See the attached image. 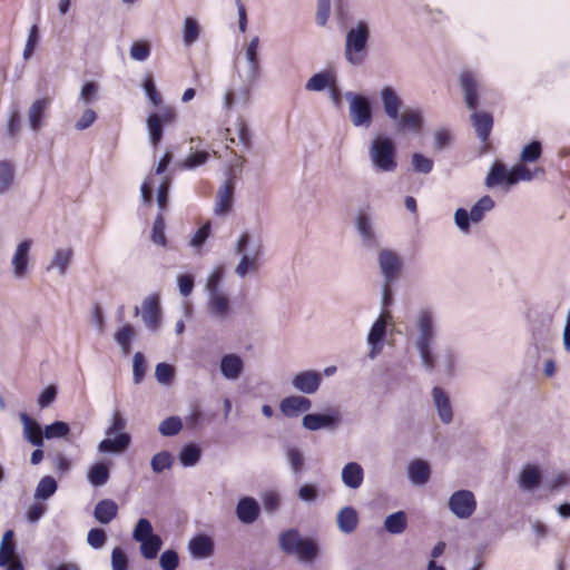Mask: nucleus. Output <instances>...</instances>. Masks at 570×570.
Here are the masks:
<instances>
[{
	"instance_id": "1",
	"label": "nucleus",
	"mask_w": 570,
	"mask_h": 570,
	"mask_svg": "<svg viewBox=\"0 0 570 570\" xmlns=\"http://www.w3.org/2000/svg\"><path fill=\"white\" fill-rule=\"evenodd\" d=\"M142 88L153 106L160 107L159 111L151 112L147 118L150 142L157 147L163 139L164 127L176 122L177 111L173 106H161L163 97L156 88L153 75L149 73L145 77Z\"/></svg>"
},
{
	"instance_id": "2",
	"label": "nucleus",
	"mask_w": 570,
	"mask_h": 570,
	"mask_svg": "<svg viewBox=\"0 0 570 570\" xmlns=\"http://www.w3.org/2000/svg\"><path fill=\"white\" fill-rule=\"evenodd\" d=\"M460 86L463 91L466 107L472 110L471 121L482 142L487 144L493 128V117L490 112L476 111L479 106V83L473 72L464 71L460 75Z\"/></svg>"
},
{
	"instance_id": "3",
	"label": "nucleus",
	"mask_w": 570,
	"mask_h": 570,
	"mask_svg": "<svg viewBox=\"0 0 570 570\" xmlns=\"http://www.w3.org/2000/svg\"><path fill=\"white\" fill-rule=\"evenodd\" d=\"M414 326L416 336L415 348L419 352L422 366L432 372L435 368L436 358L433 353V344L436 336L435 315L431 308H421L415 317Z\"/></svg>"
},
{
	"instance_id": "4",
	"label": "nucleus",
	"mask_w": 570,
	"mask_h": 570,
	"mask_svg": "<svg viewBox=\"0 0 570 570\" xmlns=\"http://www.w3.org/2000/svg\"><path fill=\"white\" fill-rule=\"evenodd\" d=\"M381 100L386 116L395 122L397 132L419 134L423 127L422 112L419 109L407 108L400 114L402 99L392 87H384Z\"/></svg>"
},
{
	"instance_id": "5",
	"label": "nucleus",
	"mask_w": 570,
	"mask_h": 570,
	"mask_svg": "<svg viewBox=\"0 0 570 570\" xmlns=\"http://www.w3.org/2000/svg\"><path fill=\"white\" fill-rule=\"evenodd\" d=\"M281 550L286 554H295L299 561L312 563L320 553L318 543L312 538H304L296 529H288L279 534Z\"/></svg>"
},
{
	"instance_id": "6",
	"label": "nucleus",
	"mask_w": 570,
	"mask_h": 570,
	"mask_svg": "<svg viewBox=\"0 0 570 570\" xmlns=\"http://www.w3.org/2000/svg\"><path fill=\"white\" fill-rule=\"evenodd\" d=\"M370 32L366 23L358 22L346 35L345 58L352 65H361L367 55Z\"/></svg>"
},
{
	"instance_id": "7",
	"label": "nucleus",
	"mask_w": 570,
	"mask_h": 570,
	"mask_svg": "<svg viewBox=\"0 0 570 570\" xmlns=\"http://www.w3.org/2000/svg\"><path fill=\"white\" fill-rule=\"evenodd\" d=\"M370 156L373 165L382 171L395 170L397 164L395 160L394 142L386 137H377L372 141Z\"/></svg>"
},
{
	"instance_id": "8",
	"label": "nucleus",
	"mask_w": 570,
	"mask_h": 570,
	"mask_svg": "<svg viewBox=\"0 0 570 570\" xmlns=\"http://www.w3.org/2000/svg\"><path fill=\"white\" fill-rule=\"evenodd\" d=\"M342 423V414L338 409L328 407L321 413H307L303 416L302 425L308 431H333Z\"/></svg>"
},
{
	"instance_id": "9",
	"label": "nucleus",
	"mask_w": 570,
	"mask_h": 570,
	"mask_svg": "<svg viewBox=\"0 0 570 570\" xmlns=\"http://www.w3.org/2000/svg\"><path fill=\"white\" fill-rule=\"evenodd\" d=\"M494 207L493 199L485 195L481 197L474 206L471 208V212L468 213L464 208H459L455 212L454 219L458 227L463 230L468 232L470 228V223H479L482 220L484 214L489 210H491Z\"/></svg>"
},
{
	"instance_id": "10",
	"label": "nucleus",
	"mask_w": 570,
	"mask_h": 570,
	"mask_svg": "<svg viewBox=\"0 0 570 570\" xmlns=\"http://www.w3.org/2000/svg\"><path fill=\"white\" fill-rule=\"evenodd\" d=\"M448 505L456 518L468 519L474 513L476 501L471 491L459 490L450 497Z\"/></svg>"
},
{
	"instance_id": "11",
	"label": "nucleus",
	"mask_w": 570,
	"mask_h": 570,
	"mask_svg": "<svg viewBox=\"0 0 570 570\" xmlns=\"http://www.w3.org/2000/svg\"><path fill=\"white\" fill-rule=\"evenodd\" d=\"M379 265L385 283H393L402 267L403 261L396 252H380Z\"/></svg>"
},
{
	"instance_id": "12",
	"label": "nucleus",
	"mask_w": 570,
	"mask_h": 570,
	"mask_svg": "<svg viewBox=\"0 0 570 570\" xmlns=\"http://www.w3.org/2000/svg\"><path fill=\"white\" fill-rule=\"evenodd\" d=\"M321 383L322 374L315 370L298 372L292 379L293 387L307 395L316 393Z\"/></svg>"
},
{
	"instance_id": "13",
	"label": "nucleus",
	"mask_w": 570,
	"mask_h": 570,
	"mask_svg": "<svg viewBox=\"0 0 570 570\" xmlns=\"http://www.w3.org/2000/svg\"><path fill=\"white\" fill-rule=\"evenodd\" d=\"M161 321V309L157 295L148 296L142 302V322L150 331L159 327Z\"/></svg>"
},
{
	"instance_id": "14",
	"label": "nucleus",
	"mask_w": 570,
	"mask_h": 570,
	"mask_svg": "<svg viewBox=\"0 0 570 570\" xmlns=\"http://www.w3.org/2000/svg\"><path fill=\"white\" fill-rule=\"evenodd\" d=\"M219 371L225 380L236 381L244 371V361L238 354H225L220 357Z\"/></svg>"
},
{
	"instance_id": "15",
	"label": "nucleus",
	"mask_w": 570,
	"mask_h": 570,
	"mask_svg": "<svg viewBox=\"0 0 570 570\" xmlns=\"http://www.w3.org/2000/svg\"><path fill=\"white\" fill-rule=\"evenodd\" d=\"M312 407V401L302 395H291L284 397L279 403V410L286 417H296Z\"/></svg>"
},
{
	"instance_id": "16",
	"label": "nucleus",
	"mask_w": 570,
	"mask_h": 570,
	"mask_svg": "<svg viewBox=\"0 0 570 570\" xmlns=\"http://www.w3.org/2000/svg\"><path fill=\"white\" fill-rule=\"evenodd\" d=\"M351 119L355 126H368L372 121L370 102L363 96L356 95L351 101Z\"/></svg>"
},
{
	"instance_id": "17",
	"label": "nucleus",
	"mask_w": 570,
	"mask_h": 570,
	"mask_svg": "<svg viewBox=\"0 0 570 570\" xmlns=\"http://www.w3.org/2000/svg\"><path fill=\"white\" fill-rule=\"evenodd\" d=\"M19 416L23 426V438L33 446L41 448L45 441V433L40 423L24 412H21Z\"/></svg>"
},
{
	"instance_id": "18",
	"label": "nucleus",
	"mask_w": 570,
	"mask_h": 570,
	"mask_svg": "<svg viewBox=\"0 0 570 570\" xmlns=\"http://www.w3.org/2000/svg\"><path fill=\"white\" fill-rule=\"evenodd\" d=\"M386 335V323L383 317H379L372 325L367 334V343L371 346L368 357L374 360L383 350V342Z\"/></svg>"
},
{
	"instance_id": "19",
	"label": "nucleus",
	"mask_w": 570,
	"mask_h": 570,
	"mask_svg": "<svg viewBox=\"0 0 570 570\" xmlns=\"http://www.w3.org/2000/svg\"><path fill=\"white\" fill-rule=\"evenodd\" d=\"M259 515V505L250 497L240 498L236 505V517L244 524L254 523Z\"/></svg>"
},
{
	"instance_id": "20",
	"label": "nucleus",
	"mask_w": 570,
	"mask_h": 570,
	"mask_svg": "<svg viewBox=\"0 0 570 570\" xmlns=\"http://www.w3.org/2000/svg\"><path fill=\"white\" fill-rule=\"evenodd\" d=\"M188 549L194 558L206 559L214 553V540L207 534H197L190 539Z\"/></svg>"
},
{
	"instance_id": "21",
	"label": "nucleus",
	"mask_w": 570,
	"mask_h": 570,
	"mask_svg": "<svg viewBox=\"0 0 570 570\" xmlns=\"http://www.w3.org/2000/svg\"><path fill=\"white\" fill-rule=\"evenodd\" d=\"M131 443V436L129 433L114 434V438L107 436L100 441L98 451L101 453H124Z\"/></svg>"
},
{
	"instance_id": "22",
	"label": "nucleus",
	"mask_w": 570,
	"mask_h": 570,
	"mask_svg": "<svg viewBox=\"0 0 570 570\" xmlns=\"http://www.w3.org/2000/svg\"><path fill=\"white\" fill-rule=\"evenodd\" d=\"M335 82V75L332 71H323L312 76L307 81L305 88L311 91H322L325 88H331L334 98L338 100L340 95L336 89Z\"/></svg>"
},
{
	"instance_id": "23",
	"label": "nucleus",
	"mask_w": 570,
	"mask_h": 570,
	"mask_svg": "<svg viewBox=\"0 0 570 570\" xmlns=\"http://www.w3.org/2000/svg\"><path fill=\"white\" fill-rule=\"evenodd\" d=\"M432 395L441 422L444 424L451 423L453 411L449 395L439 386L433 387Z\"/></svg>"
},
{
	"instance_id": "24",
	"label": "nucleus",
	"mask_w": 570,
	"mask_h": 570,
	"mask_svg": "<svg viewBox=\"0 0 570 570\" xmlns=\"http://www.w3.org/2000/svg\"><path fill=\"white\" fill-rule=\"evenodd\" d=\"M343 484L352 490L358 489L364 480V470L357 462L346 463L341 472Z\"/></svg>"
},
{
	"instance_id": "25",
	"label": "nucleus",
	"mask_w": 570,
	"mask_h": 570,
	"mask_svg": "<svg viewBox=\"0 0 570 570\" xmlns=\"http://www.w3.org/2000/svg\"><path fill=\"white\" fill-rule=\"evenodd\" d=\"M407 475L410 481L415 485L426 484L431 476V469L429 463L422 459L413 460L409 464Z\"/></svg>"
},
{
	"instance_id": "26",
	"label": "nucleus",
	"mask_w": 570,
	"mask_h": 570,
	"mask_svg": "<svg viewBox=\"0 0 570 570\" xmlns=\"http://www.w3.org/2000/svg\"><path fill=\"white\" fill-rule=\"evenodd\" d=\"M230 311L229 299L223 293L208 294V312L218 320L227 317Z\"/></svg>"
},
{
	"instance_id": "27",
	"label": "nucleus",
	"mask_w": 570,
	"mask_h": 570,
	"mask_svg": "<svg viewBox=\"0 0 570 570\" xmlns=\"http://www.w3.org/2000/svg\"><path fill=\"white\" fill-rule=\"evenodd\" d=\"M336 522L341 532L350 534L358 525V513L353 507H344L338 511Z\"/></svg>"
},
{
	"instance_id": "28",
	"label": "nucleus",
	"mask_w": 570,
	"mask_h": 570,
	"mask_svg": "<svg viewBox=\"0 0 570 570\" xmlns=\"http://www.w3.org/2000/svg\"><path fill=\"white\" fill-rule=\"evenodd\" d=\"M118 514V505L111 499L100 500L94 510L95 519L101 524L110 523Z\"/></svg>"
},
{
	"instance_id": "29",
	"label": "nucleus",
	"mask_w": 570,
	"mask_h": 570,
	"mask_svg": "<svg viewBox=\"0 0 570 570\" xmlns=\"http://www.w3.org/2000/svg\"><path fill=\"white\" fill-rule=\"evenodd\" d=\"M234 189L235 187L232 179L227 180L219 189L215 207L216 214L225 215L230 212L233 207Z\"/></svg>"
},
{
	"instance_id": "30",
	"label": "nucleus",
	"mask_w": 570,
	"mask_h": 570,
	"mask_svg": "<svg viewBox=\"0 0 570 570\" xmlns=\"http://www.w3.org/2000/svg\"><path fill=\"white\" fill-rule=\"evenodd\" d=\"M541 483V472L537 465L527 464L520 475L519 485L525 491H533Z\"/></svg>"
},
{
	"instance_id": "31",
	"label": "nucleus",
	"mask_w": 570,
	"mask_h": 570,
	"mask_svg": "<svg viewBox=\"0 0 570 570\" xmlns=\"http://www.w3.org/2000/svg\"><path fill=\"white\" fill-rule=\"evenodd\" d=\"M50 98L37 99L29 109V122L32 130L37 131L41 128L42 119L50 106Z\"/></svg>"
},
{
	"instance_id": "32",
	"label": "nucleus",
	"mask_w": 570,
	"mask_h": 570,
	"mask_svg": "<svg viewBox=\"0 0 570 570\" xmlns=\"http://www.w3.org/2000/svg\"><path fill=\"white\" fill-rule=\"evenodd\" d=\"M543 174H544L543 168H535L534 170H531L530 168H528L525 166L524 163L517 164L509 171V175H510L509 185H514V184L519 183L520 180L529 181V180L533 179L534 177H537L539 175H543Z\"/></svg>"
},
{
	"instance_id": "33",
	"label": "nucleus",
	"mask_w": 570,
	"mask_h": 570,
	"mask_svg": "<svg viewBox=\"0 0 570 570\" xmlns=\"http://www.w3.org/2000/svg\"><path fill=\"white\" fill-rule=\"evenodd\" d=\"M261 267L259 252H245L238 263L235 273L239 277H245L249 273H255Z\"/></svg>"
},
{
	"instance_id": "34",
	"label": "nucleus",
	"mask_w": 570,
	"mask_h": 570,
	"mask_svg": "<svg viewBox=\"0 0 570 570\" xmlns=\"http://www.w3.org/2000/svg\"><path fill=\"white\" fill-rule=\"evenodd\" d=\"M202 458V449L198 444L190 442L185 444L178 454V460L184 468L195 466Z\"/></svg>"
},
{
	"instance_id": "35",
	"label": "nucleus",
	"mask_w": 570,
	"mask_h": 570,
	"mask_svg": "<svg viewBox=\"0 0 570 570\" xmlns=\"http://www.w3.org/2000/svg\"><path fill=\"white\" fill-rule=\"evenodd\" d=\"M407 528V517L404 511L389 514L384 521V529L391 534H401Z\"/></svg>"
},
{
	"instance_id": "36",
	"label": "nucleus",
	"mask_w": 570,
	"mask_h": 570,
	"mask_svg": "<svg viewBox=\"0 0 570 570\" xmlns=\"http://www.w3.org/2000/svg\"><path fill=\"white\" fill-rule=\"evenodd\" d=\"M109 476V468L101 462L91 465L87 473L89 483L95 488L105 485L108 482Z\"/></svg>"
},
{
	"instance_id": "37",
	"label": "nucleus",
	"mask_w": 570,
	"mask_h": 570,
	"mask_svg": "<svg viewBox=\"0 0 570 570\" xmlns=\"http://www.w3.org/2000/svg\"><path fill=\"white\" fill-rule=\"evenodd\" d=\"M140 543L141 556L147 560H154L163 548L164 541L159 534L153 535Z\"/></svg>"
},
{
	"instance_id": "38",
	"label": "nucleus",
	"mask_w": 570,
	"mask_h": 570,
	"mask_svg": "<svg viewBox=\"0 0 570 570\" xmlns=\"http://www.w3.org/2000/svg\"><path fill=\"white\" fill-rule=\"evenodd\" d=\"M58 489V483L51 475L43 476L35 491V498L37 500H48L51 498Z\"/></svg>"
},
{
	"instance_id": "39",
	"label": "nucleus",
	"mask_w": 570,
	"mask_h": 570,
	"mask_svg": "<svg viewBox=\"0 0 570 570\" xmlns=\"http://www.w3.org/2000/svg\"><path fill=\"white\" fill-rule=\"evenodd\" d=\"M135 336V328L126 324L115 333V341L120 346L122 353L127 355L131 350V341Z\"/></svg>"
},
{
	"instance_id": "40",
	"label": "nucleus",
	"mask_w": 570,
	"mask_h": 570,
	"mask_svg": "<svg viewBox=\"0 0 570 570\" xmlns=\"http://www.w3.org/2000/svg\"><path fill=\"white\" fill-rule=\"evenodd\" d=\"M509 171L505 167V165L501 164V163H495L490 173L488 174V177H487V185L488 186H495V185H501V184H507L509 185V179H510V175H509Z\"/></svg>"
},
{
	"instance_id": "41",
	"label": "nucleus",
	"mask_w": 570,
	"mask_h": 570,
	"mask_svg": "<svg viewBox=\"0 0 570 570\" xmlns=\"http://www.w3.org/2000/svg\"><path fill=\"white\" fill-rule=\"evenodd\" d=\"M173 464L174 456L169 451L166 450L156 453L150 460V466L155 473H161L165 470L170 469Z\"/></svg>"
},
{
	"instance_id": "42",
	"label": "nucleus",
	"mask_w": 570,
	"mask_h": 570,
	"mask_svg": "<svg viewBox=\"0 0 570 570\" xmlns=\"http://www.w3.org/2000/svg\"><path fill=\"white\" fill-rule=\"evenodd\" d=\"M183 430V421L179 416L173 415L160 422L158 432L163 436H175Z\"/></svg>"
},
{
	"instance_id": "43",
	"label": "nucleus",
	"mask_w": 570,
	"mask_h": 570,
	"mask_svg": "<svg viewBox=\"0 0 570 570\" xmlns=\"http://www.w3.org/2000/svg\"><path fill=\"white\" fill-rule=\"evenodd\" d=\"M156 534L151 522L147 518H140L132 530V539L138 543Z\"/></svg>"
},
{
	"instance_id": "44",
	"label": "nucleus",
	"mask_w": 570,
	"mask_h": 570,
	"mask_svg": "<svg viewBox=\"0 0 570 570\" xmlns=\"http://www.w3.org/2000/svg\"><path fill=\"white\" fill-rule=\"evenodd\" d=\"M286 459L294 474L299 475L304 468V456L296 446H286Z\"/></svg>"
},
{
	"instance_id": "45",
	"label": "nucleus",
	"mask_w": 570,
	"mask_h": 570,
	"mask_svg": "<svg viewBox=\"0 0 570 570\" xmlns=\"http://www.w3.org/2000/svg\"><path fill=\"white\" fill-rule=\"evenodd\" d=\"M70 426L63 421H55L43 429L45 439L51 440L55 438H65L69 434Z\"/></svg>"
},
{
	"instance_id": "46",
	"label": "nucleus",
	"mask_w": 570,
	"mask_h": 570,
	"mask_svg": "<svg viewBox=\"0 0 570 570\" xmlns=\"http://www.w3.org/2000/svg\"><path fill=\"white\" fill-rule=\"evenodd\" d=\"M542 155V145L538 140L528 144L521 151V163L528 164L538 160Z\"/></svg>"
},
{
	"instance_id": "47",
	"label": "nucleus",
	"mask_w": 570,
	"mask_h": 570,
	"mask_svg": "<svg viewBox=\"0 0 570 570\" xmlns=\"http://www.w3.org/2000/svg\"><path fill=\"white\" fill-rule=\"evenodd\" d=\"M199 24L194 18H186L184 23V42L187 46L194 43L199 37Z\"/></svg>"
},
{
	"instance_id": "48",
	"label": "nucleus",
	"mask_w": 570,
	"mask_h": 570,
	"mask_svg": "<svg viewBox=\"0 0 570 570\" xmlns=\"http://www.w3.org/2000/svg\"><path fill=\"white\" fill-rule=\"evenodd\" d=\"M151 240L156 246H166L165 219L163 214H158L154 222Z\"/></svg>"
},
{
	"instance_id": "49",
	"label": "nucleus",
	"mask_w": 570,
	"mask_h": 570,
	"mask_svg": "<svg viewBox=\"0 0 570 570\" xmlns=\"http://www.w3.org/2000/svg\"><path fill=\"white\" fill-rule=\"evenodd\" d=\"M161 570H176L179 566V556L176 550H165L159 557Z\"/></svg>"
},
{
	"instance_id": "50",
	"label": "nucleus",
	"mask_w": 570,
	"mask_h": 570,
	"mask_svg": "<svg viewBox=\"0 0 570 570\" xmlns=\"http://www.w3.org/2000/svg\"><path fill=\"white\" fill-rule=\"evenodd\" d=\"M28 253L29 252H14L12 257V266L16 277L20 278L26 275L29 262Z\"/></svg>"
},
{
	"instance_id": "51",
	"label": "nucleus",
	"mask_w": 570,
	"mask_h": 570,
	"mask_svg": "<svg viewBox=\"0 0 570 570\" xmlns=\"http://www.w3.org/2000/svg\"><path fill=\"white\" fill-rule=\"evenodd\" d=\"M146 373L145 356L137 352L132 358V380L135 384L141 383Z\"/></svg>"
},
{
	"instance_id": "52",
	"label": "nucleus",
	"mask_w": 570,
	"mask_h": 570,
	"mask_svg": "<svg viewBox=\"0 0 570 570\" xmlns=\"http://www.w3.org/2000/svg\"><path fill=\"white\" fill-rule=\"evenodd\" d=\"M40 36H39V28L37 24H33L30 30L27 38V42L23 49V59L28 60L32 57L35 49L39 42Z\"/></svg>"
},
{
	"instance_id": "53",
	"label": "nucleus",
	"mask_w": 570,
	"mask_h": 570,
	"mask_svg": "<svg viewBox=\"0 0 570 570\" xmlns=\"http://www.w3.org/2000/svg\"><path fill=\"white\" fill-rule=\"evenodd\" d=\"M72 252H56L51 264L48 269L57 268L60 275H63L68 265L71 262Z\"/></svg>"
},
{
	"instance_id": "54",
	"label": "nucleus",
	"mask_w": 570,
	"mask_h": 570,
	"mask_svg": "<svg viewBox=\"0 0 570 570\" xmlns=\"http://www.w3.org/2000/svg\"><path fill=\"white\" fill-rule=\"evenodd\" d=\"M107 541V534L106 531L101 528H92L89 530L87 534V542L88 544L98 550L101 549Z\"/></svg>"
},
{
	"instance_id": "55",
	"label": "nucleus",
	"mask_w": 570,
	"mask_h": 570,
	"mask_svg": "<svg viewBox=\"0 0 570 570\" xmlns=\"http://www.w3.org/2000/svg\"><path fill=\"white\" fill-rule=\"evenodd\" d=\"M150 55V46L145 40L135 41L130 47V57L134 60L144 61Z\"/></svg>"
},
{
	"instance_id": "56",
	"label": "nucleus",
	"mask_w": 570,
	"mask_h": 570,
	"mask_svg": "<svg viewBox=\"0 0 570 570\" xmlns=\"http://www.w3.org/2000/svg\"><path fill=\"white\" fill-rule=\"evenodd\" d=\"M128 557L120 547H115L111 551L112 570H128Z\"/></svg>"
},
{
	"instance_id": "57",
	"label": "nucleus",
	"mask_w": 570,
	"mask_h": 570,
	"mask_svg": "<svg viewBox=\"0 0 570 570\" xmlns=\"http://www.w3.org/2000/svg\"><path fill=\"white\" fill-rule=\"evenodd\" d=\"M297 497L303 502L312 503L318 498V488L312 483H304L299 487Z\"/></svg>"
},
{
	"instance_id": "58",
	"label": "nucleus",
	"mask_w": 570,
	"mask_h": 570,
	"mask_svg": "<svg viewBox=\"0 0 570 570\" xmlns=\"http://www.w3.org/2000/svg\"><path fill=\"white\" fill-rule=\"evenodd\" d=\"M209 158V154L205 150H198L189 156L183 161V167L186 169H193L200 165H204Z\"/></svg>"
},
{
	"instance_id": "59",
	"label": "nucleus",
	"mask_w": 570,
	"mask_h": 570,
	"mask_svg": "<svg viewBox=\"0 0 570 570\" xmlns=\"http://www.w3.org/2000/svg\"><path fill=\"white\" fill-rule=\"evenodd\" d=\"M13 180V168L9 163L0 161V193L7 190Z\"/></svg>"
},
{
	"instance_id": "60",
	"label": "nucleus",
	"mask_w": 570,
	"mask_h": 570,
	"mask_svg": "<svg viewBox=\"0 0 570 570\" xmlns=\"http://www.w3.org/2000/svg\"><path fill=\"white\" fill-rule=\"evenodd\" d=\"M412 164L417 173L429 174L433 169V160L419 153L413 154Z\"/></svg>"
},
{
	"instance_id": "61",
	"label": "nucleus",
	"mask_w": 570,
	"mask_h": 570,
	"mask_svg": "<svg viewBox=\"0 0 570 570\" xmlns=\"http://www.w3.org/2000/svg\"><path fill=\"white\" fill-rule=\"evenodd\" d=\"M223 277H224L223 267H217L212 272V274L209 275V277L206 282V289H207L208 294L220 293L219 285H220Z\"/></svg>"
},
{
	"instance_id": "62",
	"label": "nucleus",
	"mask_w": 570,
	"mask_h": 570,
	"mask_svg": "<svg viewBox=\"0 0 570 570\" xmlns=\"http://www.w3.org/2000/svg\"><path fill=\"white\" fill-rule=\"evenodd\" d=\"M155 376L159 383L167 384L174 377V367L167 363H158L156 365Z\"/></svg>"
},
{
	"instance_id": "63",
	"label": "nucleus",
	"mask_w": 570,
	"mask_h": 570,
	"mask_svg": "<svg viewBox=\"0 0 570 570\" xmlns=\"http://www.w3.org/2000/svg\"><path fill=\"white\" fill-rule=\"evenodd\" d=\"M177 283H178L179 292L183 296L187 297L191 294L194 286H195V279L191 274L178 275Z\"/></svg>"
},
{
	"instance_id": "64",
	"label": "nucleus",
	"mask_w": 570,
	"mask_h": 570,
	"mask_svg": "<svg viewBox=\"0 0 570 570\" xmlns=\"http://www.w3.org/2000/svg\"><path fill=\"white\" fill-rule=\"evenodd\" d=\"M57 387L55 385H48L42 390L38 397V404L41 409L48 407L57 397Z\"/></svg>"
}]
</instances>
